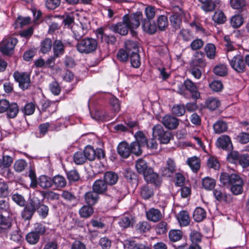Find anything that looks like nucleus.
<instances>
[{
  "mask_svg": "<svg viewBox=\"0 0 249 249\" xmlns=\"http://www.w3.org/2000/svg\"><path fill=\"white\" fill-rule=\"evenodd\" d=\"M220 181L223 185L229 188L234 195L241 194L243 192L244 180L237 174L222 173L220 177Z\"/></svg>",
  "mask_w": 249,
  "mask_h": 249,
  "instance_id": "obj_1",
  "label": "nucleus"
},
{
  "mask_svg": "<svg viewBox=\"0 0 249 249\" xmlns=\"http://www.w3.org/2000/svg\"><path fill=\"white\" fill-rule=\"evenodd\" d=\"M142 19V14L141 12L130 15L126 14L123 17V20L127 25L132 36L136 35V32L134 30L139 27L140 21Z\"/></svg>",
  "mask_w": 249,
  "mask_h": 249,
  "instance_id": "obj_2",
  "label": "nucleus"
},
{
  "mask_svg": "<svg viewBox=\"0 0 249 249\" xmlns=\"http://www.w3.org/2000/svg\"><path fill=\"white\" fill-rule=\"evenodd\" d=\"M97 47L96 39L91 37H87L82 39L76 45L77 51L82 53L89 54L94 52Z\"/></svg>",
  "mask_w": 249,
  "mask_h": 249,
  "instance_id": "obj_3",
  "label": "nucleus"
},
{
  "mask_svg": "<svg viewBox=\"0 0 249 249\" xmlns=\"http://www.w3.org/2000/svg\"><path fill=\"white\" fill-rule=\"evenodd\" d=\"M230 65L236 72L240 73L246 71V66L244 57L240 54L231 57L229 53L227 54Z\"/></svg>",
  "mask_w": 249,
  "mask_h": 249,
  "instance_id": "obj_4",
  "label": "nucleus"
},
{
  "mask_svg": "<svg viewBox=\"0 0 249 249\" xmlns=\"http://www.w3.org/2000/svg\"><path fill=\"white\" fill-rule=\"evenodd\" d=\"M152 135L155 139H157L161 143H168L171 138L170 131L165 130L160 124H157L152 128Z\"/></svg>",
  "mask_w": 249,
  "mask_h": 249,
  "instance_id": "obj_5",
  "label": "nucleus"
},
{
  "mask_svg": "<svg viewBox=\"0 0 249 249\" xmlns=\"http://www.w3.org/2000/svg\"><path fill=\"white\" fill-rule=\"evenodd\" d=\"M18 41L17 38L14 37H8L4 39L0 46V51L3 54L6 55L12 53Z\"/></svg>",
  "mask_w": 249,
  "mask_h": 249,
  "instance_id": "obj_6",
  "label": "nucleus"
},
{
  "mask_svg": "<svg viewBox=\"0 0 249 249\" xmlns=\"http://www.w3.org/2000/svg\"><path fill=\"white\" fill-rule=\"evenodd\" d=\"M13 76L16 81L18 83L19 87L25 90L30 87V75L27 72L15 71Z\"/></svg>",
  "mask_w": 249,
  "mask_h": 249,
  "instance_id": "obj_7",
  "label": "nucleus"
},
{
  "mask_svg": "<svg viewBox=\"0 0 249 249\" xmlns=\"http://www.w3.org/2000/svg\"><path fill=\"white\" fill-rule=\"evenodd\" d=\"M184 16V12L178 6L173 7V14L170 17V20L174 28L178 29L180 27L182 18Z\"/></svg>",
  "mask_w": 249,
  "mask_h": 249,
  "instance_id": "obj_8",
  "label": "nucleus"
},
{
  "mask_svg": "<svg viewBox=\"0 0 249 249\" xmlns=\"http://www.w3.org/2000/svg\"><path fill=\"white\" fill-rule=\"evenodd\" d=\"M88 30V26L85 23L80 22L79 24L74 25L72 27L74 38L77 40H79L87 34Z\"/></svg>",
  "mask_w": 249,
  "mask_h": 249,
  "instance_id": "obj_9",
  "label": "nucleus"
},
{
  "mask_svg": "<svg viewBox=\"0 0 249 249\" xmlns=\"http://www.w3.org/2000/svg\"><path fill=\"white\" fill-rule=\"evenodd\" d=\"M176 171V165L175 161L169 158L166 161L165 166L161 168V175L166 177H171Z\"/></svg>",
  "mask_w": 249,
  "mask_h": 249,
  "instance_id": "obj_10",
  "label": "nucleus"
},
{
  "mask_svg": "<svg viewBox=\"0 0 249 249\" xmlns=\"http://www.w3.org/2000/svg\"><path fill=\"white\" fill-rule=\"evenodd\" d=\"M183 85L185 89L190 92L192 98L196 100L200 98V94L196 84L193 82L191 80L187 79L184 81Z\"/></svg>",
  "mask_w": 249,
  "mask_h": 249,
  "instance_id": "obj_11",
  "label": "nucleus"
},
{
  "mask_svg": "<svg viewBox=\"0 0 249 249\" xmlns=\"http://www.w3.org/2000/svg\"><path fill=\"white\" fill-rule=\"evenodd\" d=\"M96 35L98 40L101 42H105L107 44H113L116 41V38L115 36L107 35L102 28L96 30Z\"/></svg>",
  "mask_w": 249,
  "mask_h": 249,
  "instance_id": "obj_12",
  "label": "nucleus"
},
{
  "mask_svg": "<svg viewBox=\"0 0 249 249\" xmlns=\"http://www.w3.org/2000/svg\"><path fill=\"white\" fill-rule=\"evenodd\" d=\"M162 124L169 129H175L179 124V120L172 115L164 116L161 121Z\"/></svg>",
  "mask_w": 249,
  "mask_h": 249,
  "instance_id": "obj_13",
  "label": "nucleus"
},
{
  "mask_svg": "<svg viewBox=\"0 0 249 249\" xmlns=\"http://www.w3.org/2000/svg\"><path fill=\"white\" fill-rule=\"evenodd\" d=\"M135 167L137 171L140 174H142L143 177L147 173L152 172V167L149 166L146 161L139 159L136 161Z\"/></svg>",
  "mask_w": 249,
  "mask_h": 249,
  "instance_id": "obj_14",
  "label": "nucleus"
},
{
  "mask_svg": "<svg viewBox=\"0 0 249 249\" xmlns=\"http://www.w3.org/2000/svg\"><path fill=\"white\" fill-rule=\"evenodd\" d=\"M192 64L193 67L204 68L206 65L204 53L201 51L196 52L192 60Z\"/></svg>",
  "mask_w": 249,
  "mask_h": 249,
  "instance_id": "obj_15",
  "label": "nucleus"
},
{
  "mask_svg": "<svg viewBox=\"0 0 249 249\" xmlns=\"http://www.w3.org/2000/svg\"><path fill=\"white\" fill-rule=\"evenodd\" d=\"M217 146L226 150L230 151L232 149V144L229 136L223 135L217 140Z\"/></svg>",
  "mask_w": 249,
  "mask_h": 249,
  "instance_id": "obj_16",
  "label": "nucleus"
},
{
  "mask_svg": "<svg viewBox=\"0 0 249 249\" xmlns=\"http://www.w3.org/2000/svg\"><path fill=\"white\" fill-rule=\"evenodd\" d=\"M109 29L113 32L117 33L122 36L126 35L129 30L127 25L123 20L121 22L111 25Z\"/></svg>",
  "mask_w": 249,
  "mask_h": 249,
  "instance_id": "obj_17",
  "label": "nucleus"
},
{
  "mask_svg": "<svg viewBox=\"0 0 249 249\" xmlns=\"http://www.w3.org/2000/svg\"><path fill=\"white\" fill-rule=\"evenodd\" d=\"M118 154L123 158H127L131 154L130 145L125 142H120L117 147Z\"/></svg>",
  "mask_w": 249,
  "mask_h": 249,
  "instance_id": "obj_18",
  "label": "nucleus"
},
{
  "mask_svg": "<svg viewBox=\"0 0 249 249\" xmlns=\"http://www.w3.org/2000/svg\"><path fill=\"white\" fill-rule=\"evenodd\" d=\"M144 178L147 182L152 183L156 186H160L161 183V180L159 175L154 172L153 168L151 172L147 173L144 176Z\"/></svg>",
  "mask_w": 249,
  "mask_h": 249,
  "instance_id": "obj_19",
  "label": "nucleus"
},
{
  "mask_svg": "<svg viewBox=\"0 0 249 249\" xmlns=\"http://www.w3.org/2000/svg\"><path fill=\"white\" fill-rule=\"evenodd\" d=\"M12 215L0 214V233L9 229L12 226Z\"/></svg>",
  "mask_w": 249,
  "mask_h": 249,
  "instance_id": "obj_20",
  "label": "nucleus"
},
{
  "mask_svg": "<svg viewBox=\"0 0 249 249\" xmlns=\"http://www.w3.org/2000/svg\"><path fill=\"white\" fill-rule=\"evenodd\" d=\"M84 199L87 204L92 206L98 202L99 199V194L92 190L85 194Z\"/></svg>",
  "mask_w": 249,
  "mask_h": 249,
  "instance_id": "obj_21",
  "label": "nucleus"
},
{
  "mask_svg": "<svg viewBox=\"0 0 249 249\" xmlns=\"http://www.w3.org/2000/svg\"><path fill=\"white\" fill-rule=\"evenodd\" d=\"M52 46L55 57H58L64 53L65 46L61 40L56 39L54 41Z\"/></svg>",
  "mask_w": 249,
  "mask_h": 249,
  "instance_id": "obj_22",
  "label": "nucleus"
},
{
  "mask_svg": "<svg viewBox=\"0 0 249 249\" xmlns=\"http://www.w3.org/2000/svg\"><path fill=\"white\" fill-rule=\"evenodd\" d=\"M107 184L102 179H98L93 184L92 190L97 194H104L107 190Z\"/></svg>",
  "mask_w": 249,
  "mask_h": 249,
  "instance_id": "obj_23",
  "label": "nucleus"
},
{
  "mask_svg": "<svg viewBox=\"0 0 249 249\" xmlns=\"http://www.w3.org/2000/svg\"><path fill=\"white\" fill-rule=\"evenodd\" d=\"M119 177L118 174L113 171H107L104 175V180L109 185H113L117 183Z\"/></svg>",
  "mask_w": 249,
  "mask_h": 249,
  "instance_id": "obj_24",
  "label": "nucleus"
},
{
  "mask_svg": "<svg viewBox=\"0 0 249 249\" xmlns=\"http://www.w3.org/2000/svg\"><path fill=\"white\" fill-rule=\"evenodd\" d=\"M146 217L150 221L156 222L160 220L162 218L160 211L158 209L152 208L146 212Z\"/></svg>",
  "mask_w": 249,
  "mask_h": 249,
  "instance_id": "obj_25",
  "label": "nucleus"
},
{
  "mask_svg": "<svg viewBox=\"0 0 249 249\" xmlns=\"http://www.w3.org/2000/svg\"><path fill=\"white\" fill-rule=\"evenodd\" d=\"M36 209L29 203L26 205L22 211V217L25 220L31 219Z\"/></svg>",
  "mask_w": 249,
  "mask_h": 249,
  "instance_id": "obj_26",
  "label": "nucleus"
},
{
  "mask_svg": "<svg viewBox=\"0 0 249 249\" xmlns=\"http://www.w3.org/2000/svg\"><path fill=\"white\" fill-rule=\"evenodd\" d=\"M80 216L84 218H88L91 216L94 213V209L89 205H84L79 210Z\"/></svg>",
  "mask_w": 249,
  "mask_h": 249,
  "instance_id": "obj_27",
  "label": "nucleus"
},
{
  "mask_svg": "<svg viewBox=\"0 0 249 249\" xmlns=\"http://www.w3.org/2000/svg\"><path fill=\"white\" fill-rule=\"evenodd\" d=\"M177 218L180 225L182 226L188 225L190 222L189 213L186 211H180L178 214Z\"/></svg>",
  "mask_w": 249,
  "mask_h": 249,
  "instance_id": "obj_28",
  "label": "nucleus"
},
{
  "mask_svg": "<svg viewBox=\"0 0 249 249\" xmlns=\"http://www.w3.org/2000/svg\"><path fill=\"white\" fill-rule=\"evenodd\" d=\"M204 52L207 58L214 59L216 56V47L213 43H207L204 48Z\"/></svg>",
  "mask_w": 249,
  "mask_h": 249,
  "instance_id": "obj_29",
  "label": "nucleus"
},
{
  "mask_svg": "<svg viewBox=\"0 0 249 249\" xmlns=\"http://www.w3.org/2000/svg\"><path fill=\"white\" fill-rule=\"evenodd\" d=\"M213 129L216 134H220L227 131L228 124L226 122L218 120L213 125Z\"/></svg>",
  "mask_w": 249,
  "mask_h": 249,
  "instance_id": "obj_30",
  "label": "nucleus"
},
{
  "mask_svg": "<svg viewBox=\"0 0 249 249\" xmlns=\"http://www.w3.org/2000/svg\"><path fill=\"white\" fill-rule=\"evenodd\" d=\"M201 3V8L206 12L213 11L216 7L215 3L212 0H198Z\"/></svg>",
  "mask_w": 249,
  "mask_h": 249,
  "instance_id": "obj_31",
  "label": "nucleus"
},
{
  "mask_svg": "<svg viewBox=\"0 0 249 249\" xmlns=\"http://www.w3.org/2000/svg\"><path fill=\"white\" fill-rule=\"evenodd\" d=\"M38 185L43 189H47L51 187L53 185L52 178H51L42 175L38 179Z\"/></svg>",
  "mask_w": 249,
  "mask_h": 249,
  "instance_id": "obj_32",
  "label": "nucleus"
},
{
  "mask_svg": "<svg viewBox=\"0 0 249 249\" xmlns=\"http://www.w3.org/2000/svg\"><path fill=\"white\" fill-rule=\"evenodd\" d=\"M19 111L17 103H10L8 109L6 111V115L8 118H15L17 117Z\"/></svg>",
  "mask_w": 249,
  "mask_h": 249,
  "instance_id": "obj_33",
  "label": "nucleus"
},
{
  "mask_svg": "<svg viewBox=\"0 0 249 249\" xmlns=\"http://www.w3.org/2000/svg\"><path fill=\"white\" fill-rule=\"evenodd\" d=\"M187 162L191 169L195 172H197L200 167V161L197 157L194 156L188 158Z\"/></svg>",
  "mask_w": 249,
  "mask_h": 249,
  "instance_id": "obj_34",
  "label": "nucleus"
},
{
  "mask_svg": "<svg viewBox=\"0 0 249 249\" xmlns=\"http://www.w3.org/2000/svg\"><path fill=\"white\" fill-rule=\"evenodd\" d=\"M220 105L219 100L214 97L208 98L205 101L206 107L210 110H214L218 108Z\"/></svg>",
  "mask_w": 249,
  "mask_h": 249,
  "instance_id": "obj_35",
  "label": "nucleus"
},
{
  "mask_svg": "<svg viewBox=\"0 0 249 249\" xmlns=\"http://www.w3.org/2000/svg\"><path fill=\"white\" fill-rule=\"evenodd\" d=\"M206 216L205 210L201 207H197L194 212L193 218L196 222L202 221L206 218Z\"/></svg>",
  "mask_w": 249,
  "mask_h": 249,
  "instance_id": "obj_36",
  "label": "nucleus"
},
{
  "mask_svg": "<svg viewBox=\"0 0 249 249\" xmlns=\"http://www.w3.org/2000/svg\"><path fill=\"white\" fill-rule=\"evenodd\" d=\"M52 41L49 38H46L41 41L40 46V52L43 53H46L50 52L52 47Z\"/></svg>",
  "mask_w": 249,
  "mask_h": 249,
  "instance_id": "obj_37",
  "label": "nucleus"
},
{
  "mask_svg": "<svg viewBox=\"0 0 249 249\" xmlns=\"http://www.w3.org/2000/svg\"><path fill=\"white\" fill-rule=\"evenodd\" d=\"M124 46L125 50L129 53V54L131 53L139 52L138 44L135 41L128 40L125 42Z\"/></svg>",
  "mask_w": 249,
  "mask_h": 249,
  "instance_id": "obj_38",
  "label": "nucleus"
},
{
  "mask_svg": "<svg viewBox=\"0 0 249 249\" xmlns=\"http://www.w3.org/2000/svg\"><path fill=\"white\" fill-rule=\"evenodd\" d=\"M107 195L111 197L110 201L114 203H117L122 199L121 192L116 190L114 188H112L111 190H109Z\"/></svg>",
  "mask_w": 249,
  "mask_h": 249,
  "instance_id": "obj_39",
  "label": "nucleus"
},
{
  "mask_svg": "<svg viewBox=\"0 0 249 249\" xmlns=\"http://www.w3.org/2000/svg\"><path fill=\"white\" fill-rule=\"evenodd\" d=\"M153 189L148 185L142 186L140 189V195L142 198L147 199L153 196Z\"/></svg>",
  "mask_w": 249,
  "mask_h": 249,
  "instance_id": "obj_40",
  "label": "nucleus"
},
{
  "mask_svg": "<svg viewBox=\"0 0 249 249\" xmlns=\"http://www.w3.org/2000/svg\"><path fill=\"white\" fill-rule=\"evenodd\" d=\"M53 184L57 188H64L67 184L65 178L61 175H56L52 178Z\"/></svg>",
  "mask_w": 249,
  "mask_h": 249,
  "instance_id": "obj_41",
  "label": "nucleus"
},
{
  "mask_svg": "<svg viewBox=\"0 0 249 249\" xmlns=\"http://www.w3.org/2000/svg\"><path fill=\"white\" fill-rule=\"evenodd\" d=\"M213 20L218 24H223L227 20V18L221 11H216L213 16Z\"/></svg>",
  "mask_w": 249,
  "mask_h": 249,
  "instance_id": "obj_42",
  "label": "nucleus"
},
{
  "mask_svg": "<svg viewBox=\"0 0 249 249\" xmlns=\"http://www.w3.org/2000/svg\"><path fill=\"white\" fill-rule=\"evenodd\" d=\"M213 72L216 75L225 76L228 74V68L224 64H219L214 67Z\"/></svg>",
  "mask_w": 249,
  "mask_h": 249,
  "instance_id": "obj_43",
  "label": "nucleus"
},
{
  "mask_svg": "<svg viewBox=\"0 0 249 249\" xmlns=\"http://www.w3.org/2000/svg\"><path fill=\"white\" fill-rule=\"evenodd\" d=\"M83 152L84 154L86 160H88L90 161H92L95 160L96 153L95 150L91 146H87Z\"/></svg>",
  "mask_w": 249,
  "mask_h": 249,
  "instance_id": "obj_44",
  "label": "nucleus"
},
{
  "mask_svg": "<svg viewBox=\"0 0 249 249\" xmlns=\"http://www.w3.org/2000/svg\"><path fill=\"white\" fill-rule=\"evenodd\" d=\"M144 30L149 34H155L157 29V26L155 23H151L149 20H144L142 23Z\"/></svg>",
  "mask_w": 249,
  "mask_h": 249,
  "instance_id": "obj_45",
  "label": "nucleus"
},
{
  "mask_svg": "<svg viewBox=\"0 0 249 249\" xmlns=\"http://www.w3.org/2000/svg\"><path fill=\"white\" fill-rule=\"evenodd\" d=\"M157 26L160 31H164L168 25V20L167 18L161 15L158 17L157 21Z\"/></svg>",
  "mask_w": 249,
  "mask_h": 249,
  "instance_id": "obj_46",
  "label": "nucleus"
},
{
  "mask_svg": "<svg viewBox=\"0 0 249 249\" xmlns=\"http://www.w3.org/2000/svg\"><path fill=\"white\" fill-rule=\"evenodd\" d=\"M56 107L54 102H51L47 100L42 102V110L44 111L48 109V111L51 113L56 110Z\"/></svg>",
  "mask_w": 249,
  "mask_h": 249,
  "instance_id": "obj_47",
  "label": "nucleus"
},
{
  "mask_svg": "<svg viewBox=\"0 0 249 249\" xmlns=\"http://www.w3.org/2000/svg\"><path fill=\"white\" fill-rule=\"evenodd\" d=\"M130 63L132 66L135 68H139L141 64L139 52L131 53L129 54Z\"/></svg>",
  "mask_w": 249,
  "mask_h": 249,
  "instance_id": "obj_48",
  "label": "nucleus"
},
{
  "mask_svg": "<svg viewBox=\"0 0 249 249\" xmlns=\"http://www.w3.org/2000/svg\"><path fill=\"white\" fill-rule=\"evenodd\" d=\"M135 142L142 146H145L147 142V139L142 131H138L135 135Z\"/></svg>",
  "mask_w": 249,
  "mask_h": 249,
  "instance_id": "obj_49",
  "label": "nucleus"
},
{
  "mask_svg": "<svg viewBox=\"0 0 249 249\" xmlns=\"http://www.w3.org/2000/svg\"><path fill=\"white\" fill-rule=\"evenodd\" d=\"M0 214L12 215L9 203L5 200H0Z\"/></svg>",
  "mask_w": 249,
  "mask_h": 249,
  "instance_id": "obj_50",
  "label": "nucleus"
},
{
  "mask_svg": "<svg viewBox=\"0 0 249 249\" xmlns=\"http://www.w3.org/2000/svg\"><path fill=\"white\" fill-rule=\"evenodd\" d=\"M73 160L77 165L83 164L87 161L84 154L82 151L76 152L73 154Z\"/></svg>",
  "mask_w": 249,
  "mask_h": 249,
  "instance_id": "obj_51",
  "label": "nucleus"
},
{
  "mask_svg": "<svg viewBox=\"0 0 249 249\" xmlns=\"http://www.w3.org/2000/svg\"><path fill=\"white\" fill-rule=\"evenodd\" d=\"M39 237L40 236L38 233L31 231L27 234L26 239L30 244L35 245L38 242Z\"/></svg>",
  "mask_w": 249,
  "mask_h": 249,
  "instance_id": "obj_52",
  "label": "nucleus"
},
{
  "mask_svg": "<svg viewBox=\"0 0 249 249\" xmlns=\"http://www.w3.org/2000/svg\"><path fill=\"white\" fill-rule=\"evenodd\" d=\"M202 184L203 187L206 190H212L215 185V180L209 177H205L202 179Z\"/></svg>",
  "mask_w": 249,
  "mask_h": 249,
  "instance_id": "obj_53",
  "label": "nucleus"
},
{
  "mask_svg": "<svg viewBox=\"0 0 249 249\" xmlns=\"http://www.w3.org/2000/svg\"><path fill=\"white\" fill-rule=\"evenodd\" d=\"M169 237L170 241L177 242L182 237V232L180 230H172L169 232Z\"/></svg>",
  "mask_w": 249,
  "mask_h": 249,
  "instance_id": "obj_54",
  "label": "nucleus"
},
{
  "mask_svg": "<svg viewBox=\"0 0 249 249\" xmlns=\"http://www.w3.org/2000/svg\"><path fill=\"white\" fill-rule=\"evenodd\" d=\"M243 23V18L239 15H235L231 19V26L234 28H238L240 27Z\"/></svg>",
  "mask_w": 249,
  "mask_h": 249,
  "instance_id": "obj_55",
  "label": "nucleus"
},
{
  "mask_svg": "<svg viewBox=\"0 0 249 249\" xmlns=\"http://www.w3.org/2000/svg\"><path fill=\"white\" fill-rule=\"evenodd\" d=\"M173 114L178 116H181L185 113V107L183 105H174L172 108Z\"/></svg>",
  "mask_w": 249,
  "mask_h": 249,
  "instance_id": "obj_56",
  "label": "nucleus"
},
{
  "mask_svg": "<svg viewBox=\"0 0 249 249\" xmlns=\"http://www.w3.org/2000/svg\"><path fill=\"white\" fill-rule=\"evenodd\" d=\"M11 198L13 201L20 206H24L25 204L26 201L24 197L18 193L12 194Z\"/></svg>",
  "mask_w": 249,
  "mask_h": 249,
  "instance_id": "obj_57",
  "label": "nucleus"
},
{
  "mask_svg": "<svg viewBox=\"0 0 249 249\" xmlns=\"http://www.w3.org/2000/svg\"><path fill=\"white\" fill-rule=\"evenodd\" d=\"M142 245V244L131 240H125L124 244V247L128 249H141Z\"/></svg>",
  "mask_w": 249,
  "mask_h": 249,
  "instance_id": "obj_58",
  "label": "nucleus"
},
{
  "mask_svg": "<svg viewBox=\"0 0 249 249\" xmlns=\"http://www.w3.org/2000/svg\"><path fill=\"white\" fill-rule=\"evenodd\" d=\"M119 225L123 228H127L133 224V219L130 216H124L119 222Z\"/></svg>",
  "mask_w": 249,
  "mask_h": 249,
  "instance_id": "obj_59",
  "label": "nucleus"
},
{
  "mask_svg": "<svg viewBox=\"0 0 249 249\" xmlns=\"http://www.w3.org/2000/svg\"><path fill=\"white\" fill-rule=\"evenodd\" d=\"M213 193L217 200L219 201H227L228 196L224 192L216 189L213 190Z\"/></svg>",
  "mask_w": 249,
  "mask_h": 249,
  "instance_id": "obj_60",
  "label": "nucleus"
},
{
  "mask_svg": "<svg viewBox=\"0 0 249 249\" xmlns=\"http://www.w3.org/2000/svg\"><path fill=\"white\" fill-rule=\"evenodd\" d=\"M27 166L26 161L24 160H17L14 165L15 171L17 172H21L23 171Z\"/></svg>",
  "mask_w": 249,
  "mask_h": 249,
  "instance_id": "obj_61",
  "label": "nucleus"
},
{
  "mask_svg": "<svg viewBox=\"0 0 249 249\" xmlns=\"http://www.w3.org/2000/svg\"><path fill=\"white\" fill-rule=\"evenodd\" d=\"M230 4L233 9L240 10L246 5V1L245 0H231Z\"/></svg>",
  "mask_w": 249,
  "mask_h": 249,
  "instance_id": "obj_62",
  "label": "nucleus"
},
{
  "mask_svg": "<svg viewBox=\"0 0 249 249\" xmlns=\"http://www.w3.org/2000/svg\"><path fill=\"white\" fill-rule=\"evenodd\" d=\"M99 245L102 249H109L111 245V241L107 237H102L99 241Z\"/></svg>",
  "mask_w": 249,
  "mask_h": 249,
  "instance_id": "obj_63",
  "label": "nucleus"
},
{
  "mask_svg": "<svg viewBox=\"0 0 249 249\" xmlns=\"http://www.w3.org/2000/svg\"><path fill=\"white\" fill-rule=\"evenodd\" d=\"M239 164L244 168L249 166V155L248 154H243L240 156L238 160Z\"/></svg>",
  "mask_w": 249,
  "mask_h": 249,
  "instance_id": "obj_64",
  "label": "nucleus"
}]
</instances>
